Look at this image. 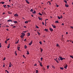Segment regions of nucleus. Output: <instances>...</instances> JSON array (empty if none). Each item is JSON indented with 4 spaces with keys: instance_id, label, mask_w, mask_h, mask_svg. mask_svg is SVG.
I'll list each match as a JSON object with an SVG mask.
<instances>
[{
    "instance_id": "obj_31",
    "label": "nucleus",
    "mask_w": 73,
    "mask_h": 73,
    "mask_svg": "<svg viewBox=\"0 0 73 73\" xmlns=\"http://www.w3.org/2000/svg\"><path fill=\"white\" fill-rule=\"evenodd\" d=\"M37 33H38V35H40V33H39V32H38Z\"/></svg>"
},
{
    "instance_id": "obj_5",
    "label": "nucleus",
    "mask_w": 73,
    "mask_h": 73,
    "mask_svg": "<svg viewBox=\"0 0 73 73\" xmlns=\"http://www.w3.org/2000/svg\"><path fill=\"white\" fill-rule=\"evenodd\" d=\"M13 23H14L15 24H17L18 23V22L17 21H13Z\"/></svg>"
},
{
    "instance_id": "obj_47",
    "label": "nucleus",
    "mask_w": 73,
    "mask_h": 73,
    "mask_svg": "<svg viewBox=\"0 0 73 73\" xmlns=\"http://www.w3.org/2000/svg\"><path fill=\"white\" fill-rule=\"evenodd\" d=\"M43 70L45 71V68H43Z\"/></svg>"
},
{
    "instance_id": "obj_49",
    "label": "nucleus",
    "mask_w": 73,
    "mask_h": 73,
    "mask_svg": "<svg viewBox=\"0 0 73 73\" xmlns=\"http://www.w3.org/2000/svg\"><path fill=\"white\" fill-rule=\"evenodd\" d=\"M56 5V7H59V5Z\"/></svg>"
},
{
    "instance_id": "obj_16",
    "label": "nucleus",
    "mask_w": 73,
    "mask_h": 73,
    "mask_svg": "<svg viewBox=\"0 0 73 73\" xmlns=\"http://www.w3.org/2000/svg\"><path fill=\"white\" fill-rule=\"evenodd\" d=\"M20 47H18L17 48V49H18V50H20Z\"/></svg>"
},
{
    "instance_id": "obj_6",
    "label": "nucleus",
    "mask_w": 73,
    "mask_h": 73,
    "mask_svg": "<svg viewBox=\"0 0 73 73\" xmlns=\"http://www.w3.org/2000/svg\"><path fill=\"white\" fill-rule=\"evenodd\" d=\"M67 67V65L66 64V65H65V66H64V68H65V69H66Z\"/></svg>"
},
{
    "instance_id": "obj_41",
    "label": "nucleus",
    "mask_w": 73,
    "mask_h": 73,
    "mask_svg": "<svg viewBox=\"0 0 73 73\" xmlns=\"http://www.w3.org/2000/svg\"><path fill=\"white\" fill-rule=\"evenodd\" d=\"M1 47V43H0V48Z\"/></svg>"
},
{
    "instance_id": "obj_50",
    "label": "nucleus",
    "mask_w": 73,
    "mask_h": 73,
    "mask_svg": "<svg viewBox=\"0 0 73 73\" xmlns=\"http://www.w3.org/2000/svg\"><path fill=\"white\" fill-rule=\"evenodd\" d=\"M23 27H24V28H27V27H26V26H24Z\"/></svg>"
},
{
    "instance_id": "obj_8",
    "label": "nucleus",
    "mask_w": 73,
    "mask_h": 73,
    "mask_svg": "<svg viewBox=\"0 0 73 73\" xmlns=\"http://www.w3.org/2000/svg\"><path fill=\"white\" fill-rule=\"evenodd\" d=\"M59 58H60V60H63V58L62 57L60 56V57H59Z\"/></svg>"
},
{
    "instance_id": "obj_27",
    "label": "nucleus",
    "mask_w": 73,
    "mask_h": 73,
    "mask_svg": "<svg viewBox=\"0 0 73 73\" xmlns=\"http://www.w3.org/2000/svg\"><path fill=\"white\" fill-rule=\"evenodd\" d=\"M57 18H58V19H60V18H61L59 16H58Z\"/></svg>"
},
{
    "instance_id": "obj_63",
    "label": "nucleus",
    "mask_w": 73,
    "mask_h": 73,
    "mask_svg": "<svg viewBox=\"0 0 73 73\" xmlns=\"http://www.w3.org/2000/svg\"><path fill=\"white\" fill-rule=\"evenodd\" d=\"M15 26H14V27H13V28H15Z\"/></svg>"
},
{
    "instance_id": "obj_37",
    "label": "nucleus",
    "mask_w": 73,
    "mask_h": 73,
    "mask_svg": "<svg viewBox=\"0 0 73 73\" xmlns=\"http://www.w3.org/2000/svg\"><path fill=\"white\" fill-rule=\"evenodd\" d=\"M70 58H72L73 59V56H70Z\"/></svg>"
},
{
    "instance_id": "obj_28",
    "label": "nucleus",
    "mask_w": 73,
    "mask_h": 73,
    "mask_svg": "<svg viewBox=\"0 0 73 73\" xmlns=\"http://www.w3.org/2000/svg\"><path fill=\"white\" fill-rule=\"evenodd\" d=\"M8 13L9 14H12V13H10V12H8Z\"/></svg>"
},
{
    "instance_id": "obj_54",
    "label": "nucleus",
    "mask_w": 73,
    "mask_h": 73,
    "mask_svg": "<svg viewBox=\"0 0 73 73\" xmlns=\"http://www.w3.org/2000/svg\"><path fill=\"white\" fill-rule=\"evenodd\" d=\"M71 28L73 29V27H70Z\"/></svg>"
},
{
    "instance_id": "obj_43",
    "label": "nucleus",
    "mask_w": 73,
    "mask_h": 73,
    "mask_svg": "<svg viewBox=\"0 0 73 73\" xmlns=\"http://www.w3.org/2000/svg\"><path fill=\"white\" fill-rule=\"evenodd\" d=\"M34 66H37V64H34Z\"/></svg>"
},
{
    "instance_id": "obj_20",
    "label": "nucleus",
    "mask_w": 73,
    "mask_h": 73,
    "mask_svg": "<svg viewBox=\"0 0 73 73\" xmlns=\"http://www.w3.org/2000/svg\"><path fill=\"white\" fill-rule=\"evenodd\" d=\"M19 40H18V41H17V42H15V44H18L19 43Z\"/></svg>"
},
{
    "instance_id": "obj_34",
    "label": "nucleus",
    "mask_w": 73,
    "mask_h": 73,
    "mask_svg": "<svg viewBox=\"0 0 73 73\" xmlns=\"http://www.w3.org/2000/svg\"><path fill=\"white\" fill-rule=\"evenodd\" d=\"M30 11L31 12H33V9H31V10Z\"/></svg>"
},
{
    "instance_id": "obj_10",
    "label": "nucleus",
    "mask_w": 73,
    "mask_h": 73,
    "mask_svg": "<svg viewBox=\"0 0 73 73\" xmlns=\"http://www.w3.org/2000/svg\"><path fill=\"white\" fill-rule=\"evenodd\" d=\"M49 29L50 31H53V30L52 28H49Z\"/></svg>"
},
{
    "instance_id": "obj_2",
    "label": "nucleus",
    "mask_w": 73,
    "mask_h": 73,
    "mask_svg": "<svg viewBox=\"0 0 73 73\" xmlns=\"http://www.w3.org/2000/svg\"><path fill=\"white\" fill-rule=\"evenodd\" d=\"M14 16L15 17H17L18 16V15L16 13L14 15Z\"/></svg>"
},
{
    "instance_id": "obj_62",
    "label": "nucleus",
    "mask_w": 73,
    "mask_h": 73,
    "mask_svg": "<svg viewBox=\"0 0 73 73\" xmlns=\"http://www.w3.org/2000/svg\"><path fill=\"white\" fill-rule=\"evenodd\" d=\"M3 67H5V64L3 65Z\"/></svg>"
},
{
    "instance_id": "obj_18",
    "label": "nucleus",
    "mask_w": 73,
    "mask_h": 73,
    "mask_svg": "<svg viewBox=\"0 0 73 73\" xmlns=\"http://www.w3.org/2000/svg\"><path fill=\"white\" fill-rule=\"evenodd\" d=\"M15 54L16 55V56H17V53H16V51H15Z\"/></svg>"
},
{
    "instance_id": "obj_58",
    "label": "nucleus",
    "mask_w": 73,
    "mask_h": 73,
    "mask_svg": "<svg viewBox=\"0 0 73 73\" xmlns=\"http://www.w3.org/2000/svg\"><path fill=\"white\" fill-rule=\"evenodd\" d=\"M60 18H62L63 17H62V16L61 15V17H60Z\"/></svg>"
},
{
    "instance_id": "obj_42",
    "label": "nucleus",
    "mask_w": 73,
    "mask_h": 73,
    "mask_svg": "<svg viewBox=\"0 0 73 73\" xmlns=\"http://www.w3.org/2000/svg\"><path fill=\"white\" fill-rule=\"evenodd\" d=\"M42 58H41V61H42Z\"/></svg>"
},
{
    "instance_id": "obj_1",
    "label": "nucleus",
    "mask_w": 73,
    "mask_h": 73,
    "mask_svg": "<svg viewBox=\"0 0 73 73\" xmlns=\"http://www.w3.org/2000/svg\"><path fill=\"white\" fill-rule=\"evenodd\" d=\"M21 34L22 35L21 36V38L22 39H23V37H24L25 36V34L24 33H22Z\"/></svg>"
},
{
    "instance_id": "obj_19",
    "label": "nucleus",
    "mask_w": 73,
    "mask_h": 73,
    "mask_svg": "<svg viewBox=\"0 0 73 73\" xmlns=\"http://www.w3.org/2000/svg\"><path fill=\"white\" fill-rule=\"evenodd\" d=\"M60 69L62 70H63L64 69V68L63 67H60Z\"/></svg>"
},
{
    "instance_id": "obj_60",
    "label": "nucleus",
    "mask_w": 73,
    "mask_h": 73,
    "mask_svg": "<svg viewBox=\"0 0 73 73\" xmlns=\"http://www.w3.org/2000/svg\"><path fill=\"white\" fill-rule=\"evenodd\" d=\"M6 31H9V29H6Z\"/></svg>"
},
{
    "instance_id": "obj_59",
    "label": "nucleus",
    "mask_w": 73,
    "mask_h": 73,
    "mask_svg": "<svg viewBox=\"0 0 73 73\" xmlns=\"http://www.w3.org/2000/svg\"><path fill=\"white\" fill-rule=\"evenodd\" d=\"M5 27H9V26H7V25L5 26Z\"/></svg>"
},
{
    "instance_id": "obj_4",
    "label": "nucleus",
    "mask_w": 73,
    "mask_h": 73,
    "mask_svg": "<svg viewBox=\"0 0 73 73\" xmlns=\"http://www.w3.org/2000/svg\"><path fill=\"white\" fill-rule=\"evenodd\" d=\"M12 65V64H11V62H10V63H9V67H11V66Z\"/></svg>"
},
{
    "instance_id": "obj_57",
    "label": "nucleus",
    "mask_w": 73,
    "mask_h": 73,
    "mask_svg": "<svg viewBox=\"0 0 73 73\" xmlns=\"http://www.w3.org/2000/svg\"><path fill=\"white\" fill-rule=\"evenodd\" d=\"M64 2H65V3H67L66 1H65V0L64 1Z\"/></svg>"
},
{
    "instance_id": "obj_56",
    "label": "nucleus",
    "mask_w": 73,
    "mask_h": 73,
    "mask_svg": "<svg viewBox=\"0 0 73 73\" xmlns=\"http://www.w3.org/2000/svg\"><path fill=\"white\" fill-rule=\"evenodd\" d=\"M5 44H7V41H5Z\"/></svg>"
},
{
    "instance_id": "obj_51",
    "label": "nucleus",
    "mask_w": 73,
    "mask_h": 73,
    "mask_svg": "<svg viewBox=\"0 0 73 73\" xmlns=\"http://www.w3.org/2000/svg\"><path fill=\"white\" fill-rule=\"evenodd\" d=\"M42 24L43 25H44V23L42 22Z\"/></svg>"
},
{
    "instance_id": "obj_9",
    "label": "nucleus",
    "mask_w": 73,
    "mask_h": 73,
    "mask_svg": "<svg viewBox=\"0 0 73 73\" xmlns=\"http://www.w3.org/2000/svg\"><path fill=\"white\" fill-rule=\"evenodd\" d=\"M26 2L27 3H28V4H29V1L27 0H25Z\"/></svg>"
},
{
    "instance_id": "obj_22",
    "label": "nucleus",
    "mask_w": 73,
    "mask_h": 73,
    "mask_svg": "<svg viewBox=\"0 0 73 73\" xmlns=\"http://www.w3.org/2000/svg\"><path fill=\"white\" fill-rule=\"evenodd\" d=\"M28 23V22L27 21H26L25 22V24H27Z\"/></svg>"
},
{
    "instance_id": "obj_14",
    "label": "nucleus",
    "mask_w": 73,
    "mask_h": 73,
    "mask_svg": "<svg viewBox=\"0 0 73 73\" xmlns=\"http://www.w3.org/2000/svg\"><path fill=\"white\" fill-rule=\"evenodd\" d=\"M38 19L39 20H42V19L39 17H38Z\"/></svg>"
},
{
    "instance_id": "obj_26",
    "label": "nucleus",
    "mask_w": 73,
    "mask_h": 73,
    "mask_svg": "<svg viewBox=\"0 0 73 73\" xmlns=\"http://www.w3.org/2000/svg\"><path fill=\"white\" fill-rule=\"evenodd\" d=\"M7 6V5H3V7H4V8H5V7H6V6Z\"/></svg>"
},
{
    "instance_id": "obj_15",
    "label": "nucleus",
    "mask_w": 73,
    "mask_h": 73,
    "mask_svg": "<svg viewBox=\"0 0 73 73\" xmlns=\"http://www.w3.org/2000/svg\"><path fill=\"white\" fill-rule=\"evenodd\" d=\"M54 60H55V61H56V62L57 63H59V62H58V60H56V59H54Z\"/></svg>"
},
{
    "instance_id": "obj_17",
    "label": "nucleus",
    "mask_w": 73,
    "mask_h": 73,
    "mask_svg": "<svg viewBox=\"0 0 73 73\" xmlns=\"http://www.w3.org/2000/svg\"><path fill=\"white\" fill-rule=\"evenodd\" d=\"M44 31H45L47 32L48 31V29H45V30H44Z\"/></svg>"
},
{
    "instance_id": "obj_48",
    "label": "nucleus",
    "mask_w": 73,
    "mask_h": 73,
    "mask_svg": "<svg viewBox=\"0 0 73 73\" xmlns=\"http://www.w3.org/2000/svg\"><path fill=\"white\" fill-rule=\"evenodd\" d=\"M5 60V58H4V59H3V60Z\"/></svg>"
},
{
    "instance_id": "obj_64",
    "label": "nucleus",
    "mask_w": 73,
    "mask_h": 73,
    "mask_svg": "<svg viewBox=\"0 0 73 73\" xmlns=\"http://www.w3.org/2000/svg\"><path fill=\"white\" fill-rule=\"evenodd\" d=\"M7 72V73H9V71H7L6 72Z\"/></svg>"
},
{
    "instance_id": "obj_24",
    "label": "nucleus",
    "mask_w": 73,
    "mask_h": 73,
    "mask_svg": "<svg viewBox=\"0 0 73 73\" xmlns=\"http://www.w3.org/2000/svg\"><path fill=\"white\" fill-rule=\"evenodd\" d=\"M55 23H58V21H55Z\"/></svg>"
},
{
    "instance_id": "obj_39",
    "label": "nucleus",
    "mask_w": 73,
    "mask_h": 73,
    "mask_svg": "<svg viewBox=\"0 0 73 73\" xmlns=\"http://www.w3.org/2000/svg\"><path fill=\"white\" fill-rule=\"evenodd\" d=\"M36 28H37V29H38V28H39V27H38V26H36Z\"/></svg>"
},
{
    "instance_id": "obj_7",
    "label": "nucleus",
    "mask_w": 73,
    "mask_h": 73,
    "mask_svg": "<svg viewBox=\"0 0 73 73\" xmlns=\"http://www.w3.org/2000/svg\"><path fill=\"white\" fill-rule=\"evenodd\" d=\"M7 22H11L12 23H13V21H12V20H11V19L8 20Z\"/></svg>"
},
{
    "instance_id": "obj_25",
    "label": "nucleus",
    "mask_w": 73,
    "mask_h": 73,
    "mask_svg": "<svg viewBox=\"0 0 73 73\" xmlns=\"http://www.w3.org/2000/svg\"><path fill=\"white\" fill-rule=\"evenodd\" d=\"M27 54H29V52L28 51H27Z\"/></svg>"
},
{
    "instance_id": "obj_33",
    "label": "nucleus",
    "mask_w": 73,
    "mask_h": 73,
    "mask_svg": "<svg viewBox=\"0 0 73 73\" xmlns=\"http://www.w3.org/2000/svg\"><path fill=\"white\" fill-rule=\"evenodd\" d=\"M40 66H42V63H40Z\"/></svg>"
},
{
    "instance_id": "obj_21",
    "label": "nucleus",
    "mask_w": 73,
    "mask_h": 73,
    "mask_svg": "<svg viewBox=\"0 0 73 73\" xmlns=\"http://www.w3.org/2000/svg\"><path fill=\"white\" fill-rule=\"evenodd\" d=\"M10 44H9L8 46H7V48H10Z\"/></svg>"
},
{
    "instance_id": "obj_61",
    "label": "nucleus",
    "mask_w": 73,
    "mask_h": 73,
    "mask_svg": "<svg viewBox=\"0 0 73 73\" xmlns=\"http://www.w3.org/2000/svg\"><path fill=\"white\" fill-rule=\"evenodd\" d=\"M24 41H26V39H25V40H24Z\"/></svg>"
},
{
    "instance_id": "obj_13",
    "label": "nucleus",
    "mask_w": 73,
    "mask_h": 73,
    "mask_svg": "<svg viewBox=\"0 0 73 73\" xmlns=\"http://www.w3.org/2000/svg\"><path fill=\"white\" fill-rule=\"evenodd\" d=\"M36 73H38V70H35Z\"/></svg>"
},
{
    "instance_id": "obj_52",
    "label": "nucleus",
    "mask_w": 73,
    "mask_h": 73,
    "mask_svg": "<svg viewBox=\"0 0 73 73\" xmlns=\"http://www.w3.org/2000/svg\"><path fill=\"white\" fill-rule=\"evenodd\" d=\"M39 43H40V44H42V42H39Z\"/></svg>"
},
{
    "instance_id": "obj_55",
    "label": "nucleus",
    "mask_w": 73,
    "mask_h": 73,
    "mask_svg": "<svg viewBox=\"0 0 73 73\" xmlns=\"http://www.w3.org/2000/svg\"><path fill=\"white\" fill-rule=\"evenodd\" d=\"M23 58H25V56L24 55H23Z\"/></svg>"
},
{
    "instance_id": "obj_23",
    "label": "nucleus",
    "mask_w": 73,
    "mask_h": 73,
    "mask_svg": "<svg viewBox=\"0 0 73 73\" xmlns=\"http://www.w3.org/2000/svg\"><path fill=\"white\" fill-rule=\"evenodd\" d=\"M36 13V11H34L33 12V14H35Z\"/></svg>"
},
{
    "instance_id": "obj_38",
    "label": "nucleus",
    "mask_w": 73,
    "mask_h": 73,
    "mask_svg": "<svg viewBox=\"0 0 73 73\" xmlns=\"http://www.w3.org/2000/svg\"><path fill=\"white\" fill-rule=\"evenodd\" d=\"M52 68H53L54 69L55 68V67H54V66H52Z\"/></svg>"
},
{
    "instance_id": "obj_45",
    "label": "nucleus",
    "mask_w": 73,
    "mask_h": 73,
    "mask_svg": "<svg viewBox=\"0 0 73 73\" xmlns=\"http://www.w3.org/2000/svg\"><path fill=\"white\" fill-rule=\"evenodd\" d=\"M56 46L57 47H58L59 46V44H57Z\"/></svg>"
},
{
    "instance_id": "obj_11",
    "label": "nucleus",
    "mask_w": 73,
    "mask_h": 73,
    "mask_svg": "<svg viewBox=\"0 0 73 73\" xmlns=\"http://www.w3.org/2000/svg\"><path fill=\"white\" fill-rule=\"evenodd\" d=\"M65 7H69V5H67V4H65Z\"/></svg>"
},
{
    "instance_id": "obj_53",
    "label": "nucleus",
    "mask_w": 73,
    "mask_h": 73,
    "mask_svg": "<svg viewBox=\"0 0 73 73\" xmlns=\"http://www.w3.org/2000/svg\"><path fill=\"white\" fill-rule=\"evenodd\" d=\"M27 31H23V32L26 33V32H27Z\"/></svg>"
},
{
    "instance_id": "obj_36",
    "label": "nucleus",
    "mask_w": 73,
    "mask_h": 73,
    "mask_svg": "<svg viewBox=\"0 0 73 73\" xmlns=\"http://www.w3.org/2000/svg\"><path fill=\"white\" fill-rule=\"evenodd\" d=\"M49 67V66L48 65L47 66V68L48 69Z\"/></svg>"
},
{
    "instance_id": "obj_40",
    "label": "nucleus",
    "mask_w": 73,
    "mask_h": 73,
    "mask_svg": "<svg viewBox=\"0 0 73 73\" xmlns=\"http://www.w3.org/2000/svg\"><path fill=\"white\" fill-rule=\"evenodd\" d=\"M53 28H56V26H53Z\"/></svg>"
},
{
    "instance_id": "obj_46",
    "label": "nucleus",
    "mask_w": 73,
    "mask_h": 73,
    "mask_svg": "<svg viewBox=\"0 0 73 73\" xmlns=\"http://www.w3.org/2000/svg\"><path fill=\"white\" fill-rule=\"evenodd\" d=\"M7 7H11V6H10L9 5H7Z\"/></svg>"
},
{
    "instance_id": "obj_12",
    "label": "nucleus",
    "mask_w": 73,
    "mask_h": 73,
    "mask_svg": "<svg viewBox=\"0 0 73 73\" xmlns=\"http://www.w3.org/2000/svg\"><path fill=\"white\" fill-rule=\"evenodd\" d=\"M30 33H28V35H27V36H30Z\"/></svg>"
},
{
    "instance_id": "obj_35",
    "label": "nucleus",
    "mask_w": 73,
    "mask_h": 73,
    "mask_svg": "<svg viewBox=\"0 0 73 73\" xmlns=\"http://www.w3.org/2000/svg\"><path fill=\"white\" fill-rule=\"evenodd\" d=\"M43 50L42 48L41 49V52L42 53Z\"/></svg>"
},
{
    "instance_id": "obj_30",
    "label": "nucleus",
    "mask_w": 73,
    "mask_h": 73,
    "mask_svg": "<svg viewBox=\"0 0 73 73\" xmlns=\"http://www.w3.org/2000/svg\"><path fill=\"white\" fill-rule=\"evenodd\" d=\"M4 2H1V3L2 4H4Z\"/></svg>"
},
{
    "instance_id": "obj_29",
    "label": "nucleus",
    "mask_w": 73,
    "mask_h": 73,
    "mask_svg": "<svg viewBox=\"0 0 73 73\" xmlns=\"http://www.w3.org/2000/svg\"><path fill=\"white\" fill-rule=\"evenodd\" d=\"M38 14L39 15H41V16H42V14L40 13H39Z\"/></svg>"
},
{
    "instance_id": "obj_32",
    "label": "nucleus",
    "mask_w": 73,
    "mask_h": 73,
    "mask_svg": "<svg viewBox=\"0 0 73 73\" xmlns=\"http://www.w3.org/2000/svg\"><path fill=\"white\" fill-rule=\"evenodd\" d=\"M27 46H26V45H25V49H26L27 48Z\"/></svg>"
},
{
    "instance_id": "obj_44",
    "label": "nucleus",
    "mask_w": 73,
    "mask_h": 73,
    "mask_svg": "<svg viewBox=\"0 0 73 73\" xmlns=\"http://www.w3.org/2000/svg\"><path fill=\"white\" fill-rule=\"evenodd\" d=\"M45 23H45V26H46V23L45 22Z\"/></svg>"
},
{
    "instance_id": "obj_3",
    "label": "nucleus",
    "mask_w": 73,
    "mask_h": 73,
    "mask_svg": "<svg viewBox=\"0 0 73 73\" xmlns=\"http://www.w3.org/2000/svg\"><path fill=\"white\" fill-rule=\"evenodd\" d=\"M32 44V41H31L30 43H29V46H31Z\"/></svg>"
}]
</instances>
